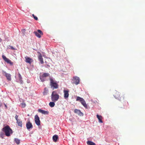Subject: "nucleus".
I'll list each match as a JSON object with an SVG mask.
<instances>
[{
	"instance_id": "1",
	"label": "nucleus",
	"mask_w": 145,
	"mask_h": 145,
	"mask_svg": "<svg viewBox=\"0 0 145 145\" xmlns=\"http://www.w3.org/2000/svg\"><path fill=\"white\" fill-rule=\"evenodd\" d=\"M2 130L5 133V135L8 137L10 136V135L13 133L12 129L8 125H7L3 128Z\"/></svg>"
},
{
	"instance_id": "2",
	"label": "nucleus",
	"mask_w": 145,
	"mask_h": 145,
	"mask_svg": "<svg viewBox=\"0 0 145 145\" xmlns=\"http://www.w3.org/2000/svg\"><path fill=\"white\" fill-rule=\"evenodd\" d=\"M50 86L53 90L54 89H57L58 88V85L56 82L52 78H50Z\"/></svg>"
},
{
	"instance_id": "3",
	"label": "nucleus",
	"mask_w": 145,
	"mask_h": 145,
	"mask_svg": "<svg viewBox=\"0 0 145 145\" xmlns=\"http://www.w3.org/2000/svg\"><path fill=\"white\" fill-rule=\"evenodd\" d=\"M51 96L52 100L54 102L57 101L59 98V95L57 94L56 91H53Z\"/></svg>"
},
{
	"instance_id": "4",
	"label": "nucleus",
	"mask_w": 145,
	"mask_h": 145,
	"mask_svg": "<svg viewBox=\"0 0 145 145\" xmlns=\"http://www.w3.org/2000/svg\"><path fill=\"white\" fill-rule=\"evenodd\" d=\"M114 95L116 99H117L121 101H122L124 99V95L123 94H120L119 92L117 91L115 92Z\"/></svg>"
},
{
	"instance_id": "5",
	"label": "nucleus",
	"mask_w": 145,
	"mask_h": 145,
	"mask_svg": "<svg viewBox=\"0 0 145 145\" xmlns=\"http://www.w3.org/2000/svg\"><path fill=\"white\" fill-rule=\"evenodd\" d=\"M76 101L80 102L82 105L86 108H88V106L84 99L82 98L79 97H77L76 99Z\"/></svg>"
},
{
	"instance_id": "6",
	"label": "nucleus",
	"mask_w": 145,
	"mask_h": 145,
	"mask_svg": "<svg viewBox=\"0 0 145 145\" xmlns=\"http://www.w3.org/2000/svg\"><path fill=\"white\" fill-rule=\"evenodd\" d=\"M50 74L48 73H44L42 75L40 76V78L41 81L43 82L45 81V78L49 76Z\"/></svg>"
},
{
	"instance_id": "7",
	"label": "nucleus",
	"mask_w": 145,
	"mask_h": 145,
	"mask_svg": "<svg viewBox=\"0 0 145 145\" xmlns=\"http://www.w3.org/2000/svg\"><path fill=\"white\" fill-rule=\"evenodd\" d=\"M2 57L5 62L8 63L10 65H13V63L9 59L7 58L5 55H3Z\"/></svg>"
},
{
	"instance_id": "8",
	"label": "nucleus",
	"mask_w": 145,
	"mask_h": 145,
	"mask_svg": "<svg viewBox=\"0 0 145 145\" xmlns=\"http://www.w3.org/2000/svg\"><path fill=\"white\" fill-rule=\"evenodd\" d=\"M3 74L5 76L7 79L8 81H10L11 80V75L10 74L7 73L5 71H3Z\"/></svg>"
},
{
	"instance_id": "9",
	"label": "nucleus",
	"mask_w": 145,
	"mask_h": 145,
	"mask_svg": "<svg viewBox=\"0 0 145 145\" xmlns=\"http://www.w3.org/2000/svg\"><path fill=\"white\" fill-rule=\"evenodd\" d=\"M35 121L36 124L39 126L40 125V121L39 117L37 115H36L35 116Z\"/></svg>"
},
{
	"instance_id": "10",
	"label": "nucleus",
	"mask_w": 145,
	"mask_h": 145,
	"mask_svg": "<svg viewBox=\"0 0 145 145\" xmlns=\"http://www.w3.org/2000/svg\"><path fill=\"white\" fill-rule=\"evenodd\" d=\"M34 33L36 36L39 38H40L41 35H43V33L42 31L39 29H38L37 31H35Z\"/></svg>"
},
{
	"instance_id": "11",
	"label": "nucleus",
	"mask_w": 145,
	"mask_h": 145,
	"mask_svg": "<svg viewBox=\"0 0 145 145\" xmlns=\"http://www.w3.org/2000/svg\"><path fill=\"white\" fill-rule=\"evenodd\" d=\"M15 118L16 120V123L18 126L22 127V121L18 119V116L16 115L15 116Z\"/></svg>"
},
{
	"instance_id": "12",
	"label": "nucleus",
	"mask_w": 145,
	"mask_h": 145,
	"mask_svg": "<svg viewBox=\"0 0 145 145\" xmlns=\"http://www.w3.org/2000/svg\"><path fill=\"white\" fill-rule=\"evenodd\" d=\"M25 62L27 63H29V64H31L33 60V59H32L28 57L27 56H26L25 57Z\"/></svg>"
},
{
	"instance_id": "13",
	"label": "nucleus",
	"mask_w": 145,
	"mask_h": 145,
	"mask_svg": "<svg viewBox=\"0 0 145 145\" xmlns=\"http://www.w3.org/2000/svg\"><path fill=\"white\" fill-rule=\"evenodd\" d=\"M74 83L76 84L77 85L79 84L80 82V79L79 77H74L73 78Z\"/></svg>"
},
{
	"instance_id": "14",
	"label": "nucleus",
	"mask_w": 145,
	"mask_h": 145,
	"mask_svg": "<svg viewBox=\"0 0 145 145\" xmlns=\"http://www.w3.org/2000/svg\"><path fill=\"white\" fill-rule=\"evenodd\" d=\"M26 126L27 128L28 129H29L30 128H33V126L32 123L30 122V121H29L26 124Z\"/></svg>"
},
{
	"instance_id": "15",
	"label": "nucleus",
	"mask_w": 145,
	"mask_h": 145,
	"mask_svg": "<svg viewBox=\"0 0 145 145\" xmlns=\"http://www.w3.org/2000/svg\"><path fill=\"white\" fill-rule=\"evenodd\" d=\"M74 112L76 113L80 116H82L83 113L81 112L80 110L77 109H75L74 110Z\"/></svg>"
},
{
	"instance_id": "16",
	"label": "nucleus",
	"mask_w": 145,
	"mask_h": 145,
	"mask_svg": "<svg viewBox=\"0 0 145 145\" xmlns=\"http://www.w3.org/2000/svg\"><path fill=\"white\" fill-rule=\"evenodd\" d=\"M69 91L68 90H64L63 92L64 93V97L65 99L68 98L69 96Z\"/></svg>"
},
{
	"instance_id": "17",
	"label": "nucleus",
	"mask_w": 145,
	"mask_h": 145,
	"mask_svg": "<svg viewBox=\"0 0 145 145\" xmlns=\"http://www.w3.org/2000/svg\"><path fill=\"white\" fill-rule=\"evenodd\" d=\"M53 141L56 142L57 140L59 139L58 136L57 135H54L52 137Z\"/></svg>"
},
{
	"instance_id": "18",
	"label": "nucleus",
	"mask_w": 145,
	"mask_h": 145,
	"mask_svg": "<svg viewBox=\"0 0 145 145\" xmlns=\"http://www.w3.org/2000/svg\"><path fill=\"white\" fill-rule=\"evenodd\" d=\"M38 112H39L43 114H48V112L47 111H46L42 110L41 109H39L38 110Z\"/></svg>"
},
{
	"instance_id": "19",
	"label": "nucleus",
	"mask_w": 145,
	"mask_h": 145,
	"mask_svg": "<svg viewBox=\"0 0 145 145\" xmlns=\"http://www.w3.org/2000/svg\"><path fill=\"white\" fill-rule=\"evenodd\" d=\"M38 59L40 61V63L42 64L44 63V61L43 60V59L42 57V56L40 54L38 56Z\"/></svg>"
},
{
	"instance_id": "20",
	"label": "nucleus",
	"mask_w": 145,
	"mask_h": 145,
	"mask_svg": "<svg viewBox=\"0 0 145 145\" xmlns=\"http://www.w3.org/2000/svg\"><path fill=\"white\" fill-rule=\"evenodd\" d=\"M97 117L98 119L99 120V122L101 123H103V121L102 120L103 118L101 116H99L97 114Z\"/></svg>"
},
{
	"instance_id": "21",
	"label": "nucleus",
	"mask_w": 145,
	"mask_h": 145,
	"mask_svg": "<svg viewBox=\"0 0 145 145\" xmlns=\"http://www.w3.org/2000/svg\"><path fill=\"white\" fill-rule=\"evenodd\" d=\"M87 143L88 145H96L95 143L90 141H87Z\"/></svg>"
},
{
	"instance_id": "22",
	"label": "nucleus",
	"mask_w": 145,
	"mask_h": 145,
	"mask_svg": "<svg viewBox=\"0 0 145 145\" xmlns=\"http://www.w3.org/2000/svg\"><path fill=\"white\" fill-rule=\"evenodd\" d=\"M49 106L51 107H53L55 106V104L54 102H50L49 104Z\"/></svg>"
},
{
	"instance_id": "23",
	"label": "nucleus",
	"mask_w": 145,
	"mask_h": 145,
	"mask_svg": "<svg viewBox=\"0 0 145 145\" xmlns=\"http://www.w3.org/2000/svg\"><path fill=\"white\" fill-rule=\"evenodd\" d=\"M14 141L18 145L20 143V140L18 138H15L14 139Z\"/></svg>"
},
{
	"instance_id": "24",
	"label": "nucleus",
	"mask_w": 145,
	"mask_h": 145,
	"mask_svg": "<svg viewBox=\"0 0 145 145\" xmlns=\"http://www.w3.org/2000/svg\"><path fill=\"white\" fill-rule=\"evenodd\" d=\"M48 93V92L47 90H46V89L45 88L44 91L43 93V95H47Z\"/></svg>"
},
{
	"instance_id": "25",
	"label": "nucleus",
	"mask_w": 145,
	"mask_h": 145,
	"mask_svg": "<svg viewBox=\"0 0 145 145\" xmlns=\"http://www.w3.org/2000/svg\"><path fill=\"white\" fill-rule=\"evenodd\" d=\"M32 16L35 20H38V18L36 16H35L34 14H32Z\"/></svg>"
},
{
	"instance_id": "26",
	"label": "nucleus",
	"mask_w": 145,
	"mask_h": 145,
	"mask_svg": "<svg viewBox=\"0 0 145 145\" xmlns=\"http://www.w3.org/2000/svg\"><path fill=\"white\" fill-rule=\"evenodd\" d=\"M22 106L23 108L25 107L26 106V104L25 103H21Z\"/></svg>"
},
{
	"instance_id": "27",
	"label": "nucleus",
	"mask_w": 145,
	"mask_h": 145,
	"mask_svg": "<svg viewBox=\"0 0 145 145\" xmlns=\"http://www.w3.org/2000/svg\"><path fill=\"white\" fill-rule=\"evenodd\" d=\"M18 77L19 78V79H22V77L20 73H18Z\"/></svg>"
},
{
	"instance_id": "28",
	"label": "nucleus",
	"mask_w": 145,
	"mask_h": 145,
	"mask_svg": "<svg viewBox=\"0 0 145 145\" xmlns=\"http://www.w3.org/2000/svg\"><path fill=\"white\" fill-rule=\"evenodd\" d=\"M9 46L10 47V48H9L11 49H12V50H14L15 49V48L12 46Z\"/></svg>"
},
{
	"instance_id": "29",
	"label": "nucleus",
	"mask_w": 145,
	"mask_h": 145,
	"mask_svg": "<svg viewBox=\"0 0 145 145\" xmlns=\"http://www.w3.org/2000/svg\"><path fill=\"white\" fill-rule=\"evenodd\" d=\"M1 136L2 137V138H3V136H4V135L3 134V133H1L0 134Z\"/></svg>"
},
{
	"instance_id": "30",
	"label": "nucleus",
	"mask_w": 145,
	"mask_h": 145,
	"mask_svg": "<svg viewBox=\"0 0 145 145\" xmlns=\"http://www.w3.org/2000/svg\"><path fill=\"white\" fill-rule=\"evenodd\" d=\"M19 80L20 81V83L21 84H22L23 83V81L22 80V79H19Z\"/></svg>"
},
{
	"instance_id": "31",
	"label": "nucleus",
	"mask_w": 145,
	"mask_h": 145,
	"mask_svg": "<svg viewBox=\"0 0 145 145\" xmlns=\"http://www.w3.org/2000/svg\"><path fill=\"white\" fill-rule=\"evenodd\" d=\"M1 38H0V41H1Z\"/></svg>"
},
{
	"instance_id": "32",
	"label": "nucleus",
	"mask_w": 145,
	"mask_h": 145,
	"mask_svg": "<svg viewBox=\"0 0 145 145\" xmlns=\"http://www.w3.org/2000/svg\"><path fill=\"white\" fill-rule=\"evenodd\" d=\"M5 106L7 107V106L6 105H5Z\"/></svg>"
}]
</instances>
